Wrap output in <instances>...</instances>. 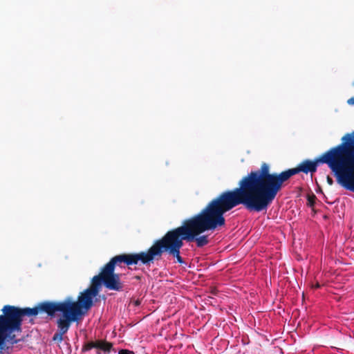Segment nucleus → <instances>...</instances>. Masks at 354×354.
I'll return each mask as SVG.
<instances>
[{
    "label": "nucleus",
    "mask_w": 354,
    "mask_h": 354,
    "mask_svg": "<svg viewBox=\"0 0 354 354\" xmlns=\"http://www.w3.org/2000/svg\"><path fill=\"white\" fill-rule=\"evenodd\" d=\"M319 163L328 166L339 185L347 189L354 190L331 148L313 161L305 160L297 167L279 173L270 172L268 164L263 162L260 169L252 171L243 176L239 180V185H241L259 212L267 211L292 176L300 172L315 173Z\"/></svg>",
    "instance_id": "1"
},
{
    "label": "nucleus",
    "mask_w": 354,
    "mask_h": 354,
    "mask_svg": "<svg viewBox=\"0 0 354 354\" xmlns=\"http://www.w3.org/2000/svg\"><path fill=\"white\" fill-rule=\"evenodd\" d=\"M104 282L97 276L91 280V286L81 292L77 301L71 297H67L62 301H45L39 303L34 308H19L6 305L1 309L0 315V336L6 345L10 346L12 352L13 345L20 339H17L16 333H21L23 317H35L39 313H46L54 317L57 313L65 314L75 322H78L93 306V299L97 297Z\"/></svg>",
    "instance_id": "2"
},
{
    "label": "nucleus",
    "mask_w": 354,
    "mask_h": 354,
    "mask_svg": "<svg viewBox=\"0 0 354 354\" xmlns=\"http://www.w3.org/2000/svg\"><path fill=\"white\" fill-rule=\"evenodd\" d=\"M240 205L249 212H259L241 185H239L233 189L221 192L198 214L184 220L182 225L174 230L183 241H194L198 248H203L209 243V240L208 235L201 234L224 226V214Z\"/></svg>",
    "instance_id": "3"
},
{
    "label": "nucleus",
    "mask_w": 354,
    "mask_h": 354,
    "mask_svg": "<svg viewBox=\"0 0 354 354\" xmlns=\"http://www.w3.org/2000/svg\"><path fill=\"white\" fill-rule=\"evenodd\" d=\"M140 261L143 265L149 266V251L139 253L121 254L112 257L104 265L97 276L104 282V286L109 290L117 292L123 290L124 284L121 281V274L115 272L116 267L123 268L138 264Z\"/></svg>",
    "instance_id": "4"
},
{
    "label": "nucleus",
    "mask_w": 354,
    "mask_h": 354,
    "mask_svg": "<svg viewBox=\"0 0 354 354\" xmlns=\"http://www.w3.org/2000/svg\"><path fill=\"white\" fill-rule=\"evenodd\" d=\"M183 244V240L174 228L169 230L162 238L156 240L148 249L149 265L153 263L154 261L160 260L164 252L176 257L179 263H184L180 254Z\"/></svg>",
    "instance_id": "5"
},
{
    "label": "nucleus",
    "mask_w": 354,
    "mask_h": 354,
    "mask_svg": "<svg viewBox=\"0 0 354 354\" xmlns=\"http://www.w3.org/2000/svg\"><path fill=\"white\" fill-rule=\"evenodd\" d=\"M342 140L341 144L331 149L354 189V132L346 134Z\"/></svg>",
    "instance_id": "6"
},
{
    "label": "nucleus",
    "mask_w": 354,
    "mask_h": 354,
    "mask_svg": "<svg viewBox=\"0 0 354 354\" xmlns=\"http://www.w3.org/2000/svg\"><path fill=\"white\" fill-rule=\"evenodd\" d=\"M92 348L97 349V354H100L102 352L104 354H109L111 351L116 352L113 348V344L111 342H107L105 339H97L94 342L91 341L87 342L82 347V351L86 352Z\"/></svg>",
    "instance_id": "7"
},
{
    "label": "nucleus",
    "mask_w": 354,
    "mask_h": 354,
    "mask_svg": "<svg viewBox=\"0 0 354 354\" xmlns=\"http://www.w3.org/2000/svg\"><path fill=\"white\" fill-rule=\"evenodd\" d=\"M75 322L65 314H62L57 320V326L58 328L57 331L54 334L53 340L58 342H62L63 340V335L66 334L70 328L71 324Z\"/></svg>",
    "instance_id": "8"
},
{
    "label": "nucleus",
    "mask_w": 354,
    "mask_h": 354,
    "mask_svg": "<svg viewBox=\"0 0 354 354\" xmlns=\"http://www.w3.org/2000/svg\"><path fill=\"white\" fill-rule=\"evenodd\" d=\"M10 354V346L9 345H6L3 339L0 336V354Z\"/></svg>",
    "instance_id": "9"
},
{
    "label": "nucleus",
    "mask_w": 354,
    "mask_h": 354,
    "mask_svg": "<svg viewBox=\"0 0 354 354\" xmlns=\"http://www.w3.org/2000/svg\"><path fill=\"white\" fill-rule=\"evenodd\" d=\"M316 196L313 194L311 196H308V204L310 207H313L315 203Z\"/></svg>",
    "instance_id": "10"
},
{
    "label": "nucleus",
    "mask_w": 354,
    "mask_h": 354,
    "mask_svg": "<svg viewBox=\"0 0 354 354\" xmlns=\"http://www.w3.org/2000/svg\"><path fill=\"white\" fill-rule=\"evenodd\" d=\"M118 354H135L133 351L127 349H121L118 351Z\"/></svg>",
    "instance_id": "11"
},
{
    "label": "nucleus",
    "mask_w": 354,
    "mask_h": 354,
    "mask_svg": "<svg viewBox=\"0 0 354 354\" xmlns=\"http://www.w3.org/2000/svg\"><path fill=\"white\" fill-rule=\"evenodd\" d=\"M326 180L329 185H333V180L332 179V178H330L329 176H328L326 178Z\"/></svg>",
    "instance_id": "12"
},
{
    "label": "nucleus",
    "mask_w": 354,
    "mask_h": 354,
    "mask_svg": "<svg viewBox=\"0 0 354 354\" xmlns=\"http://www.w3.org/2000/svg\"><path fill=\"white\" fill-rule=\"evenodd\" d=\"M347 103L349 105H354V97H351L347 100Z\"/></svg>",
    "instance_id": "13"
},
{
    "label": "nucleus",
    "mask_w": 354,
    "mask_h": 354,
    "mask_svg": "<svg viewBox=\"0 0 354 354\" xmlns=\"http://www.w3.org/2000/svg\"><path fill=\"white\" fill-rule=\"evenodd\" d=\"M140 304H141V301H140L139 299H137V300H136V301H135V302H134V304H135V306H140Z\"/></svg>",
    "instance_id": "14"
},
{
    "label": "nucleus",
    "mask_w": 354,
    "mask_h": 354,
    "mask_svg": "<svg viewBox=\"0 0 354 354\" xmlns=\"http://www.w3.org/2000/svg\"><path fill=\"white\" fill-rule=\"evenodd\" d=\"M320 284L319 283H317L315 286H313V288H320Z\"/></svg>",
    "instance_id": "15"
}]
</instances>
